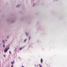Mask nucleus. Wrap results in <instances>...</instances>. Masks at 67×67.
I'll list each match as a JSON object with an SVG mask.
<instances>
[{
  "label": "nucleus",
  "instance_id": "2",
  "mask_svg": "<svg viewBox=\"0 0 67 67\" xmlns=\"http://www.w3.org/2000/svg\"><path fill=\"white\" fill-rule=\"evenodd\" d=\"M8 49L7 48H6L4 50V52H7L8 51Z\"/></svg>",
  "mask_w": 67,
  "mask_h": 67
},
{
  "label": "nucleus",
  "instance_id": "17",
  "mask_svg": "<svg viewBox=\"0 0 67 67\" xmlns=\"http://www.w3.org/2000/svg\"><path fill=\"white\" fill-rule=\"evenodd\" d=\"M9 38V36L7 37V38Z\"/></svg>",
  "mask_w": 67,
  "mask_h": 67
},
{
  "label": "nucleus",
  "instance_id": "16",
  "mask_svg": "<svg viewBox=\"0 0 67 67\" xmlns=\"http://www.w3.org/2000/svg\"><path fill=\"white\" fill-rule=\"evenodd\" d=\"M3 56L4 57H5V56L4 55H3Z\"/></svg>",
  "mask_w": 67,
  "mask_h": 67
},
{
  "label": "nucleus",
  "instance_id": "23",
  "mask_svg": "<svg viewBox=\"0 0 67 67\" xmlns=\"http://www.w3.org/2000/svg\"><path fill=\"white\" fill-rule=\"evenodd\" d=\"M22 67H25L24 66H22Z\"/></svg>",
  "mask_w": 67,
  "mask_h": 67
},
{
  "label": "nucleus",
  "instance_id": "20",
  "mask_svg": "<svg viewBox=\"0 0 67 67\" xmlns=\"http://www.w3.org/2000/svg\"><path fill=\"white\" fill-rule=\"evenodd\" d=\"M13 65H12L11 67H13Z\"/></svg>",
  "mask_w": 67,
  "mask_h": 67
},
{
  "label": "nucleus",
  "instance_id": "24",
  "mask_svg": "<svg viewBox=\"0 0 67 67\" xmlns=\"http://www.w3.org/2000/svg\"><path fill=\"white\" fill-rule=\"evenodd\" d=\"M1 43H0V46H1Z\"/></svg>",
  "mask_w": 67,
  "mask_h": 67
},
{
  "label": "nucleus",
  "instance_id": "6",
  "mask_svg": "<svg viewBox=\"0 0 67 67\" xmlns=\"http://www.w3.org/2000/svg\"><path fill=\"white\" fill-rule=\"evenodd\" d=\"M21 5H17V6H16V7H19L20 6H21Z\"/></svg>",
  "mask_w": 67,
  "mask_h": 67
},
{
  "label": "nucleus",
  "instance_id": "22",
  "mask_svg": "<svg viewBox=\"0 0 67 67\" xmlns=\"http://www.w3.org/2000/svg\"><path fill=\"white\" fill-rule=\"evenodd\" d=\"M7 41V40H5V41Z\"/></svg>",
  "mask_w": 67,
  "mask_h": 67
},
{
  "label": "nucleus",
  "instance_id": "9",
  "mask_svg": "<svg viewBox=\"0 0 67 67\" xmlns=\"http://www.w3.org/2000/svg\"><path fill=\"white\" fill-rule=\"evenodd\" d=\"M14 22V20H12L11 21V23H13Z\"/></svg>",
  "mask_w": 67,
  "mask_h": 67
},
{
  "label": "nucleus",
  "instance_id": "13",
  "mask_svg": "<svg viewBox=\"0 0 67 67\" xmlns=\"http://www.w3.org/2000/svg\"><path fill=\"white\" fill-rule=\"evenodd\" d=\"M20 50H22V48H21V47H20Z\"/></svg>",
  "mask_w": 67,
  "mask_h": 67
},
{
  "label": "nucleus",
  "instance_id": "8",
  "mask_svg": "<svg viewBox=\"0 0 67 67\" xmlns=\"http://www.w3.org/2000/svg\"><path fill=\"white\" fill-rule=\"evenodd\" d=\"M26 40H27L26 39H25L24 41V42H25L26 41Z\"/></svg>",
  "mask_w": 67,
  "mask_h": 67
},
{
  "label": "nucleus",
  "instance_id": "19",
  "mask_svg": "<svg viewBox=\"0 0 67 67\" xmlns=\"http://www.w3.org/2000/svg\"><path fill=\"white\" fill-rule=\"evenodd\" d=\"M9 49V47H8V49H7L8 50Z\"/></svg>",
  "mask_w": 67,
  "mask_h": 67
},
{
  "label": "nucleus",
  "instance_id": "11",
  "mask_svg": "<svg viewBox=\"0 0 67 67\" xmlns=\"http://www.w3.org/2000/svg\"><path fill=\"white\" fill-rule=\"evenodd\" d=\"M39 65H40V67H42V65H40V64H39Z\"/></svg>",
  "mask_w": 67,
  "mask_h": 67
},
{
  "label": "nucleus",
  "instance_id": "21",
  "mask_svg": "<svg viewBox=\"0 0 67 67\" xmlns=\"http://www.w3.org/2000/svg\"><path fill=\"white\" fill-rule=\"evenodd\" d=\"M54 1H58V0H54Z\"/></svg>",
  "mask_w": 67,
  "mask_h": 67
},
{
  "label": "nucleus",
  "instance_id": "10",
  "mask_svg": "<svg viewBox=\"0 0 67 67\" xmlns=\"http://www.w3.org/2000/svg\"><path fill=\"white\" fill-rule=\"evenodd\" d=\"M31 39V37L30 36H29V40H30Z\"/></svg>",
  "mask_w": 67,
  "mask_h": 67
},
{
  "label": "nucleus",
  "instance_id": "12",
  "mask_svg": "<svg viewBox=\"0 0 67 67\" xmlns=\"http://www.w3.org/2000/svg\"><path fill=\"white\" fill-rule=\"evenodd\" d=\"M3 47H5V44H4L3 45Z\"/></svg>",
  "mask_w": 67,
  "mask_h": 67
},
{
  "label": "nucleus",
  "instance_id": "3",
  "mask_svg": "<svg viewBox=\"0 0 67 67\" xmlns=\"http://www.w3.org/2000/svg\"><path fill=\"white\" fill-rule=\"evenodd\" d=\"M2 42L3 43V44H5V43L6 42H5V41H4V40H2Z\"/></svg>",
  "mask_w": 67,
  "mask_h": 67
},
{
  "label": "nucleus",
  "instance_id": "14",
  "mask_svg": "<svg viewBox=\"0 0 67 67\" xmlns=\"http://www.w3.org/2000/svg\"><path fill=\"white\" fill-rule=\"evenodd\" d=\"M24 48V46H23V47H22V48Z\"/></svg>",
  "mask_w": 67,
  "mask_h": 67
},
{
  "label": "nucleus",
  "instance_id": "4",
  "mask_svg": "<svg viewBox=\"0 0 67 67\" xmlns=\"http://www.w3.org/2000/svg\"><path fill=\"white\" fill-rule=\"evenodd\" d=\"M11 63L12 65H13L14 64H15V62L14 61V60L13 62L12 61H11Z\"/></svg>",
  "mask_w": 67,
  "mask_h": 67
},
{
  "label": "nucleus",
  "instance_id": "15",
  "mask_svg": "<svg viewBox=\"0 0 67 67\" xmlns=\"http://www.w3.org/2000/svg\"><path fill=\"white\" fill-rule=\"evenodd\" d=\"M9 54H11V51H10L9 52Z\"/></svg>",
  "mask_w": 67,
  "mask_h": 67
},
{
  "label": "nucleus",
  "instance_id": "18",
  "mask_svg": "<svg viewBox=\"0 0 67 67\" xmlns=\"http://www.w3.org/2000/svg\"><path fill=\"white\" fill-rule=\"evenodd\" d=\"M16 49V48L14 50V51H15Z\"/></svg>",
  "mask_w": 67,
  "mask_h": 67
},
{
  "label": "nucleus",
  "instance_id": "7",
  "mask_svg": "<svg viewBox=\"0 0 67 67\" xmlns=\"http://www.w3.org/2000/svg\"><path fill=\"white\" fill-rule=\"evenodd\" d=\"M35 3H34L33 5H32V6L33 7H34V6H35Z\"/></svg>",
  "mask_w": 67,
  "mask_h": 67
},
{
  "label": "nucleus",
  "instance_id": "1",
  "mask_svg": "<svg viewBox=\"0 0 67 67\" xmlns=\"http://www.w3.org/2000/svg\"><path fill=\"white\" fill-rule=\"evenodd\" d=\"M25 34L27 36H28L29 35V34L27 32H25Z\"/></svg>",
  "mask_w": 67,
  "mask_h": 67
},
{
  "label": "nucleus",
  "instance_id": "5",
  "mask_svg": "<svg viewBox=\"0 0 67 67\" xmlns=\"http://www.w3.org/2000/svg\"><path fill=\"white\" fill-rule=\"evenodd\" d=\"M43 60L42 59H41V63H43Z\"/></svg>",
  "mask_w": 67,
  "mask_h": 67
}]
</instances>
